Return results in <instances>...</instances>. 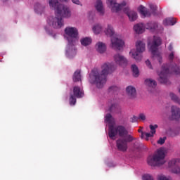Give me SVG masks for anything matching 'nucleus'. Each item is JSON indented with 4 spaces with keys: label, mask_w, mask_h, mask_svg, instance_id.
Returning a JSON list of instances; mask_svg holds the SVG:
<instances>
[{
    "label": "nucleus",
    "mask_w": 180,
    "mask_h": 180,
    "mask_svg": "<svg viewBox=\"0 0 180 180\" xmlns=\"http://www.w3.org/2000/svg\"><path fill=\"white\" fill-rule=\"evenodd\" d=\"M67 2L68 0H49V6L51 9H54L56 17H51L48 20V23L50 26H53L54 29H61L64 26V20L71 18V10L67 6H64L58 2Z\"/></svg>",
    "instance_id": "nucleus-1"
},
{
    "label": "nucleus",
    "mask_w": 180,
    "mask_h": 180,
    "mask_svg": "<svg viewBox=\"0 0 180 180\" xmlns=\"http://www.w3.org/2000/svg\"><path fill=\"white\" fill-rule=\"evenodd\" d=\"M101 72L96 69H94L89 75V81L91 84H95L99 89L105 86L106 84V77L108 74L113 72L116 70V65L113 63H104L102 67Z\"/></svg>",
    "instance_id": "nucleus-2"
},
{
    "label": "nucleus",
    "mask_w": 180,
    "mask_h": 180,
    "mask_svg": "<svg viewBox=\"0 0 180 180\" xmlns=\"http://www.w3.org/2000/svg\"><path fill=\"white\" fill-rule=\"evenodd\" d=\"M65 37L68 40L67 53H75V44L78 41V30L74 27H67L65 29Z\"/></svg>",
    "instance_id": "nucleus-3"
},
{
    "label": "nucleus",
    "mask_w": 180,
    "mask_h": 180,
    "mask_svg": "<svg viewBox=\"0 0 180 180\" xmlns=\"http://www.w3.org/2000/svg\"><path fill=\"white\" fill-rule=\"evenodd\" d=\"M148 164L150 167H161L165 164V152L162 148L157 150L153 156L148 158Z\"/></svg>",
    "instance_id": "nucleus-4"
},
{
    "label": "nucleus",
    "mask_w": 180,
    "mask_h": 180,
    "mask_svg": "<svg viewBox=\"0 0 180 180\" xmlns=\"http://www.w3.org/2000/svg\"><path fill=\"white\" fill-rule=\"evenodd\" d=\"M104 33L105 36H108V37H111V44L114 50H122V49H123L124 41L119 38L112 37L113 34H115V30H113V27L110 25H108L107 27L104 30Z\"/></svg>",
    "instance_id": "nucleus-5"
},
{
    "label": "nucleus",
    "mask_w": 180,
    "mask_h": 180,
    "mask_svg": "<svg viewBox=\"0 0 180 180\" xmlns=\"http://www.w3.org/2000/svg\"><path fill=\"white\" fill-rule=\"evenodd\" d=\"M117 134L121 138H127V136H131L124 126L114 127L113 125H110L108 131L110 139H115Z\"/></svg>",
    "instance_id": "nucleus-6"
},
{
    "label": "nucleus",
    "mask_w": 180,
    "mask_h": 180,
    "mask_svg": "<svg viewBox=\"0 0 180 180\" xmlns=\"http://www.w3.org/2000/svg\"><path fill=\"white\" fill-rule=\"evenodd\" d=\"M160 46H161V38L154 36L150 51L152 53V58L157 60L160 64H161V63H162V56L158 52V47H160Z\"/></svg>",
    "instance_id": "nucleus-7"
},
{
    "label": "nucleus",
    "mask_w": 180,
    "mask_h": 180,
    "mask_svg": "<svg viewBox=\"0 0 180 180\" xmlns=\"http://www.w3.org/2000/svg\"><path fill=\"white\" fill-rule=\"evenodd\" d=\"M136 140V138L133 137L131 135H128L127 138H120L116 141V147L119 151H122L123 153L127 151L129 146L128 143H131V141Z\"/></svg>",
    "instance_id": "nucleus-8"
},
{
    "label": "nucleus",
    "mask_w": 180,
    "mask_h": 180,
    "mask_svg": "<svg viewBox=\"0 0 180 180\" xmlns=\"http://www.w3.org/2000/svg\"><path fill=\"white\" fill-rule=\"evenodd\" d=\"M136 51H131L130 54H131L136 61H141V58H143L141 53L146 51V44L141 41H138L136 44Z\"/></svg>",
    "instance_id": "nucleus-9"
},
{
    "label": "nucleus",
    "mask_w": 180,
    "mask_h": 180,
    "mask_svg": "<svg viewBox=\"0 0 180 180\" xmlns=\"http://www.w3.org/2000/svg\"><path fill=\"white\" fill-rule=\"evenodd\" d=\"M168 74H169V68L168 65H164L162 66V70L159 73V82L160 84H165V85H169L171 83H168Z\"/></svg>",
    "instance_id": "nucleus-10"
},
{
    "label": "nucleus",
    "mask_w": 180,
    "mask_h": 180,
    "mask_svg": "<svg viewBox=\"0 0 180 180\" xmlns=\"http://www.w3.org/2000/svg\"><path fill=\"white\" fill-rule=\"evenodd\" d=\"M180 159H172L168 162V168L172 174H180Z\"/></svg>",
    "instance_id": "nucleus-11"
},
{
    "label": "nucleus",
    "mask_w": 180,
    "mask_h": 180,
    "mask_svg": "<svg viewBox=\"0 0 180 180\" xmlns=\"http://www.w3.org/2000/svg\"><path fill=\"white\" fill-rule=\"evenodd\" d=\"M107 4L111 6V11L116 13L119 12V11H121L123 6H126V3L119 4L116 2V0H108Z\"/></svg>",
    "instance_id": "nucleus-12"
},
{
    "label": "nucleus",
    "mask_w": 180,
    "mask_h": 180,
    "mask_svg": "<svg viewBox=\"0 0 180 180\" xmlns=\"http://www.w3.org/2000/svg\"><path fill=\"white\" fill-rule=\"evenodd\" d=\"M123 11L124 12V13H126V15H127L131 22H134V20H137L138 16L136 11H130V8H129V7H125L123 9Z\"/></svg>",
    "instance_id": "nucleus-13"
},
{
    "label": "nucleus",
    "mask_w": 180,
    "mask_h": 180,
    "mask_svg": "<svg viewBox=\"0 0 180 180\" xmlns=\"http://www.w3.org/2000/svg\"><path fill=\"white\" fill-rule=\"evenodd\" d=\"M114 60L118 65H127V59L119 53L114 56Z\"/></svg>",
    "instance_id": "nucleus-14"
},
{
    "label": "nucleus",
    "mask_w": 180,
    "mask_h": 180,
    "mask_svg": "<svg viewBox=\"0 0 180 180\" xmlns=\"http://www.w3.org/2000/svg\"><path fill=\"white\" fill-rule=\"evenodd\" d=\"M172 119L173 120H179L180 119V108L176 105L171 107Z\"/></svg>",
    "instance_id": "nucleus-15"
},
{
    "label": "nucleus",
    "mask_w": 180,
    "mask_h": 180,
    "mask_svg": "<svg viewBox=\"0 0 180 180\" xmlns=\"http://www.w3.org/2000/svg\"><path fill=\"white\" fill-rule=\"evenodd\" d=\"M138 12L143 16V18H147L149 16H151V12H150V10L148 8H146L144 6L141 5L138 8Z\"/></svg>",
    "instance_id": "nucleus-16"
},
{
    "label": "nucleus",
    "mask_w": 180,
    "mask_h": 180,
    "mask_svg": "<svg viewBox=\"0 0 180 180\" xmlns=\"http://www.w3.org/2000/svg\"><path fill=\"white\" fill-rule=\"evenodd\" d=\"M73 96L76 98H82L84 96V91L81 90V88L78 86L73 87Z\"/></svg>",
    "instance_id": "nucleus-17"
},
{
    "label": "nucleus",
    "mask_w": 180,
    "mask_h": 180,
    "mask_svg": "<svg viewBox=\"0 0 180 180\" xmlns=\"http://www.w3.org/2000/svg\"><path fill=\"white\" fill-rule=\"evenodd\" d=\"M127 94L129 98H136V95H137V93L136 91V88H134L133 86H129L126 89Z\"/></svg>",
    "instance_id": "nucleus-18"
},
{
    "label": "nucleus",
    "mask_w": 180,
    "mask_h": 180,
    "mask_svg": "<svg viewBox=\"0 0 180 180\" xmlns=\"http://www.w3.org/2000/svg\"><path fill=\"white\" fill-rule=\"evenodd\" d=\"M134 30L137 34H141L144 33L146 30V27L143 24H136L134 26Z\"/></svg>",
    "instance_id": "nucleus-19"
},
{
    "label": "nucleus",
    "mask_w": 180,
    "mask_h": 180,
    "mask_svg": "<svg viewBox=\"0 0 180 180\" xmlns=\"http://www.w3.org/2000/svg\"><path fill=\"white\" fill-rule=\"evenodd\" d=\"M145 85L149 89H155L157 87V82L153 79H146L145 80Z\"/></svg>",
    "instance_id": "nucleus-20"
},
{
    "label": "nucleus",
    "mask_w": 180,
    "mask_h": 180,
    "mask_svg": "<svg viewBox=\"0 0 180 180\" xmlns=\"http://www.w3.org/2000/svg\"><path fill=\"white\" fill-rule=\"evenodd\" d=\"M44 9H46V6L41 5L39 3H37L34 5V11L36 13L41 15L43 12H44Z\"/></svg>",
    "instance_id": "nucleus-21"
},
{
    "label": "nucleus",
    "mask_w": 180,
    "mask_h": 180,
    "mask_svg": "<svg viewBox=\"0 0 180 180\" xmlns=\"http://www.w3.org/2000/svg\"><path fill=\"white\" fill-rule=\"evenodd\" d=\"M96 11L100 13V15H103L105 12L103 11V4L102 1L97 0L95 5Z\"/></svg>",
    "instance_id": "nucleus-22"
},
{
    "label": "nucleus",
    "mask_w": 180,
    "mask_h": 180,
    "mask_svg": "<svg viewBox=\"0 0 180 180\" xmlns=\"http://www.w3.org/2000/svg\"><path fill=\"white\" fill-rule=\"evenodd\" d=\"M96 50L101 54L106 51V44L103 42H98L96 45Z\"/></svg>",
    "instance_id": "nucleus-23"
},
{
    "label": "nucleus",
    "mask_w": 180,
    "mask_h": 180,
    "mask_svg": "<svg viewBox=\"0 0 180 180\" xmlns=\"http://www.w3.org/2000/svg\"><path fill=\"white\" fill-rule=\"evenodd\" d=\"M175 23H176V19L172 18H166L163 21V25L165 26H174V25H175Z\"/></svg>",
    "instance_id": "nucleus-24"
},
{
    "label": "nucleus",
    "mask_w": 180,
    "mask_h": 180,
    "mask_svg": "<svg viewBox=\"0 0 180 180\" xmlns=\"http://www.w3.org/2000/svg\"><path fill=\"white\" fill-rule=\"evenodd\" d=\"M144 27L150 32H154L158 27V25L157 22H148Z\"/></svg>",
    "instance_id": "nucleus-25"
},
{
    "label": "nucleus",
    "mask_w": 180,
    "mask_h": 180,
    "mask_svg": "<svg viewBox=\"0 0 180 180\" xmlns=\"http://www.w3.org/2000/svg\"><path fill=\"white\" fill-rule=\"evenodd\" d=\"M81 44L82 46H89V44H91V43H92V39L89 38V37H85V38H82L80 40Z\"/></svg>",
    "instance_id": "nucleus-26"
},
{
    "label": "nucleus",
    "mask_w": 180,
    "mask_h": 180,
    "mask_svg": "<svg viewBox=\"0 0 180 180\" xmlns=\"http://www.w3.org/2000/svg\"><path fill=\"white\" fill-rule=\"evenodd\" d=\"M73 81L74 82H78L81 81V70H77L75 72L73 75Z\"/></svg>",
    "instance_id": "nucleus-27"
},
{
    "label": "nucleus",
    "mask_w": 180,
    "mask_h": 180,
    "mask_svg": "<svg viewBox=\"0 0 180 180\" xmlns=\"http://www.w3.org/2000/svg\"><path fill=\"white\" fill-rule=\"evenodd\" d=\"M131 71L133 72V76L135 77V78H137L139 75H140V72L139 70V68L136 65H132L131 67Z\"/></svg>",
    "instance_id": "nucleus-28"
},
{
    "label": "nucleus",
    "mask_w": 180,
    "mask_h": 180,
    "mask_svg": "<svg viewBox=\"0 0 180 180\" xmlns=\"http://www.w3.org/2000/svg\"><path fill=\"white\" fill-rule=\"evenodd\" d=\"M105 120L106 123H108V124H113V122H115V120L110 113H108L105 115Z\"/></svg>",
    "instance_id": "nucleus-29"
},
{
    "label": "nucleus",
    "mask_w": 180,
    "mask_h": 180,
    "mask_svg": "<svg viewBox=\"0 0 180 180\" xmlns=\"http://www.w3.org/2000/svg\"><path fill=\"white\" fill-rule=\"evenodd\" d=\"M93 32H94V33H95V34H99V33H101L102 32V26L99 24L96 25L93 27Z\"/></svg>",
    "instance_id": "nucleus-30"
},
{
    "label": "nucleus",
    "mask_w": 180,
    "mask_h": 180,
    "mask_svg": "<svg viewBox=\"0 0 180 180\" xmlns=\"http://www.w3.org/2000/svg\"><path fill=\"white\" fill-rule=\"evenodd\" d=\"M169 96L172 99V101H174L175 103H178V105H180V99L178 98V96L174 94V93H170Z\"/></svg>",
    "instance_id": "nucleus-31"
},
{
    "label": "nucleus",
    "mask_w": 180,
    "mask_h": 180,
    "mask_svg": "<svg viewBox=\"0 0 180 180\" xmlns=\"http://www.w3.org/2000/svg\"><path fill=\"white\" fill-rule=\"evenodd\" d=\"M69 102H70V105L71 106H74V105H75V103H77V97L72 94H70V97L69 98Z\"/></svg>",
    "instance_id": "nucleus-32"
},
{
    "label": "nucleus",
    "mask_w": 180,
    "mask_h": 180,
    "mask_svg": "<svg viewBox=\"0 0 180 180\" xmlns=\"http://www.w3.org/2000/svg\"><path fill=\"white\" fill-rule=\"evenodd\" d=\"M149 128L150 129V133L155 134L156 133L155 129H158V124H150L149 125Z\"/></svg>",
    "instance_id": "nucleus-33"
},
{
    "label": "nucleus",
    "mask_w": 180,
    "mask_h": 180,
    "mask_svg": "<svg viewBox=\"0 0 180 180\" xmlns=\"http://www.w3.org/2000/svg\"><path fill=\"white\" fill-rule=\"evenodd\" d=\"M150 8L152 11V13H153V15H155V12H157V6L154 4H150Z\"/></svg>",
    "instance_id": "nucleus-34"
},
{
    "label": "nucleus",
    "mask_w": 180,
    "mask_h": 180,
    "mask_svg": "<svg viewBox=\"0 0 180 180\" xmlns=\"http://www.w3.org/2000/svg\"><path fill=\"white\" fill-rule=\"evenodd\" d=\"M173 72L176 74V75H179L180 74V68L179 66L176 65L175 68L172 69Z\"/></svg>",
    "instance_id": "nucleus-35"
},
{
    "label": "nucleus",
    "mask_w": 180,
    "mask_h": 180,
    "mask_svg": "<svg viewBox=\"0 0 180 180\" xmlns=\"http://www.w3.org/2000/svg\"><path fill=\"white\" fill-rule=\"evenodd\" d=\"M109 92H117V91H119V87L116 86H112L108 89Z\"/></svg>",
    "instance_id": "nucleus-36"
},
{
    "label": "nucleus",
    "mask_w": 180,
    "mask_h": 180,
    "mask_svg": "<svg viewBox=\"0 0 180 180\" xmlns=\"http://www.w3.org/2000/svg\"><path fill=\"white\" fill-rule=\"evenodd\" d=\"M167 140V137L160 138L158 141V144H160V146H162L164 143H165V141Z\"/></svg>",
    "instance_id": "nucleus-37"
},
{
    "label": "nucleus",
    "mask_w": 180,
    "mask_h": 180,
    "mask_svg": "<svg viewBox=\"0 0 180 180\" xmlns=\"http://www.w3.org/2000/svg\"><path fill=\"white\" fill-rule=\"evenodd\" d=\"M143 180H154V178H153V176L150 174H146L143 176Z\"/></svg>",
    "instance_id": "nucleus-38"
},
{
    "label": "nucleus",
    "mask_w": 180,
    "mask_h": 180,
    "mask_svg": "<svg viewBox=\"0 0 180 180\" xmlns=\"http://www.w3.org/2000/svg\"><path fill=\"white\" fill-rule=\"evenodd\" d=\"M143 136H146V139H149V137H154V134L153 133H148V132H145L143 134Z\"/></svg>",
    "instance_id": "nucleus-39"
},
{
    "label": "nucleus",
    "mask_w": 180,
    "mask_h": 180,
    "mask_svg": "<svg viewBox=\"0 0 180 180\" xmlns=\"http://www.w3.org/2000/svg\"><path fill=\"white\" fill-rule=\"evenodd\" d=\"M146 64L147 67H148V68H150V70H153V66L151 65V62H150L148 60H147L146 61Z\"/></svg>",
    "instance_id": "nucleus-40"
},
{
    "label": "nucleus",
    "mask_w": 180,
    "mask_h": 180,
    "mask_svg": "<svg viewBox=\"0 0 180 180\" xmlns=\"http://www.w3.org/2000/svg\"><path fill=\"white\" fill-rule=\"evenodd\" d=\"M139 119L141 120H146V115L143 113L139 114Z\"/></svg>",
    "instance_id": "nucleus-41"
},
{
    "label": "nucleus",
    "mask_w": 180,
    "mask_h": 180,
    "mask_svg": "<svg viewBox=\"0 0 180 180\" xmlns=\"http://www.w3.org/2000/svg\"><path fill=\"white\" fill-rule=\"evenodd\" d=\"M114 109H116V105L112 104V105H111V106L110 107L109 111H110V112H113V110H114Z\"/></svg>",
    "instance_id": "nucleus-42"
},
{
    "label": "nucleus",
    "mask_w": 180,
    "mask_h": 180,
    "mask_svg": "<svg viewBox=\"0 0 180 180\" xmlns=\"http://www.w3.org/2000/svg\"><path fill=\"white\" fill-rule=\"evenodd\" d=\"M169 60H174V52H172L169 55Z\"/></svg>",
    "instance_id": "nucleus-43"
},
{
    "label": "nucleus",
    "mask_w": 180,
    "mask_h": 180,
    "mask_svg": "<svg viewBox=\"0 0 180 180\" xmlns=\"http://www.w3.org/2000/svg\"><path fill=\"white\" fill-rule=\"evenodd\" d=\"M132 123H136V122H137V117L136 116H134L132 118H131V121Z\"/></svg>",
    "instance_id": "nucleus-44"
},
{
    "label": "nucleus",
    "mask_w": 180,
    "mask_h": 180,
    "mask_svg": "<svg viewBox=\"0 0 180 180\" xmlns=\"http://www.w3.org/2000/svg\"><path fill=\"white\" fill-rule=\"evenodd\" d=\"M72 1L76 5H79V0H72Z\"/></svg>",
    "instance_id": "nucleus-45"
},
{
    "label": "nucleus",
    "mask_w": 180,
    "mask_h": 180,
    "mask_svg": "<svg viewBox=\"0 0 180 180\" xmlns=\"http://www.w3.org/2000/svg\"><path fill=\"white\" fill-rule=\"evenodd\" d=\"M173 49H174V47L172 46V44H170L169 46V51H172Z\"/></svg>",
    "instance_id": "nucleus-46"
},
{
    "label": "nucleus",
    "mask_w": 180,
    "mask_h": 180,
    "mask_svg": "<svg viewBox=\"0 0 180 180\" xmlns=\"http://www.w3.org/2000/svg\"><path fill=\"white\" fill-rule=\"evenodd\" d=\"M138 131H139V133H141L142 136H144L145 132H143V130L139 129Z\"/></svg>",
    "instance_id": "nucleus-47"
},
{
    "label": "nucleus",
    "mask_w": 180,
    "mask_h": 180,
    "mask_svg": "<svg viewBox=\"0 0 180 180\" xmlns=\"http://www.w3.org/2000/svg\"><path fill=\"white\" fill-rule=\"evenodd\" d=\"M3 2H6L8 0H1Z\"/></svg>",
    "instance_id": "nucleus-48"
},
{
    "label": "nucleus",
    "mask_w": 180,
    "mask_h": 180,
    "mask_svg": "<svg viewBox=\"0 0 180 180\" xmlns=\"http://www.w3.org/2000/svg\"><path fill=\"white\" fill-rule=\"evenodd\" d=\"M2 62V60H0V63H1Z\"/></svg>",
    "instance_id": "nucleus-49"
}]
</instances>
